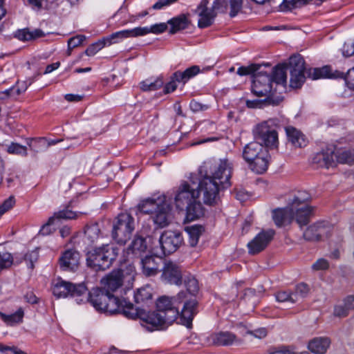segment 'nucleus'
<instances>
[{"label": "nucleus", "instance_id": "25", "mask_svg": "<svg viewBox=\"0 0 354 354\" xmlns=\"http://www.w3.org/2000/svg\"><path fill=\"white\" fill-rule=\"evenodd\" d=\"M327 232L326 223H315L306 228L304 232V238L307 241H319Z\"/></svg>", "mask_w": 354, "mask_h": 354}, {"label": "nucleus", "instance_id": "18", "mask_svg": "<svg viewBox=\"0 0 354 354\" xmlns=\"http://www.w3.org/2000/svg\"><path fill=\"white\" fill-rule=\"evenodd\" d=\"M208 0H202L200 4L197 6L195 12L199 16L198 21V26L200 28H205L210 26L216 16V12L213 9L208 8Z\"/></svg>", "mask_w": 354, "mask_h": 354}, {"label": "nucleus", "instance_id": "2", "mask_svg": "<svg viewBox=\"0 0 354 354\" xmlns=\"http://www.w3.org/2000/svg\"><path fill=\"white\" fill-rule=\"evenodd\" d=\"M254 135L265 147L259 142H251L244 147L242 156L253 171L263 174L268 169L270 158L267 147L275 149L278 147V133L274 122L270 120L258 124Z\"/></svg>", "mask_w": 354, "mask_h": 354}, {"label": "nucleus", "instance_id": "62", "mask_svg": "<svg viewBox=\"0 0 354 354\" xmlns=\"http://www.w3.org/2000/svg\"><path fill=\"white\" fill-rule=\"evenodd\" d=\"M178 1V0H158V1L153 4L152 8L154 10H161Z\"/></svg>", "mask_w": 354, "mask_h": 354}, {"label": "nucleus", "instance_id": "19", "mask_svg": "<svg viewBox=\"0 0 354 354\" xmlns=\"http://www.w3.org/2000/svg\"><path fill=\"white\" fill-rule=\"evenodd\" d=\"M80 260V254L75 250L64 251L59 259V265L64 271H75L77 269Z\"/></svg>", "mask_w": 354, "mask_h": 354}, {"label": "nucleus", "instance_id": "1", "mask_svg": "<svg viewBox=\"0 0 354 354\" xmlns=\"http://www.w3.org/2000/svg\"><path fill=\"white\" fill-rule=\"evenodd\" d=\"M233 171V164L227 159L218 161L207 160L199 168V174L203 176L196 190L187 182L183 181L178 186L175 196L176 207L183 210L187 204L203 196V203L213 205L219 199L220 190L231 186L230 179Z\"/></svg>", "mask_w": 354, "mask_h": 354}, {"label": "nucleus", "instance_id": "49", "mask_svg": "<svg viewBox=\"0 0 354 354\" xmlns=\"http://www.w3.org/2000/svg\"><path fill=\"white\" fill-rule=\"evenodd\" d=\"M13 259L10 253L7 252H0V270L11 266Z\"/></svg>", "mask_w": 354, "mask_h": 354}, {"label": "nucleus", "instance_id": "57", "mask_svg": "<svg viewBox=\"0 0 354 354\" xmlns=\"http://www.w3.org/2000/svg\"><path fill=\"white\" fill-rule=\"evenodd\" d=\"M30 6L36 10H48V6L45 0H27Z\"/></svg>", "mask_w": 354, "mask_h": 354}, {"label": "nucleus", "instance_id": "5", "mask_svg": "<svg viewBox=\"0 0 354 354\" xmlns=\"http://www.w3.org/2000/svg\"><path fill=\"white\" fill-rule=\"evenodd\" d=\"M118 255V248L113 244H103L86 253V266L94 271L110 268Z\"/></svg>", "mask_w": 354, "mask_h": 354}, {"label": "nucleus", "instance_id": "53", "mask_svg": "<svg viewBox=\"0 0 354 354\" xmlns=\"http://www.w3.org/2000/svg\"><path fill=\"white\" fill-rule=\"evenodd\" d=\"M39 257L38 252L35 250H32L25 254L24 259L28 263V267L30 269H33L34 263L37 261Z\"/></svg>", "mask_w": 354, "mask_h": 354}, {"label": "nucleus", "instance_id": "15", "mask_svg": "<svg viewBox=\"0 0 354 354\" xmlns=\"http://www.w3.org/2000/svg\"><path fill=\"white\" fill-rule=\"evenodd\" d=\"M274 235V231L269 230L261 231L251 241L248 243L249 253L256 254L263 250L271 241Z\"/></svg>", "mask_w": 354, "mask_h": 354}, {"label": "nucleus", "instance_id": "26", "mask_svg": "<svg viewBox=\"0 0 354 354\" xmlns=\"http://www.w3.org/2000/svg\"><path fill=\"white\" fill-rule=\"evenodd\" d=\"M186 219L189 221L196 220L204 215L205 209L198 198H195L185 206Z\"/></svg>", "mask_w": 354, "mask_h": 354}, {"label": "nucleus", "instance_id": "30", "mask_svg": "<svg viewBox=\"0 0 354 354\" xmlns=\"http://www.w3.org/2000/svg\"><path fill=\"white\" fill-rule=\"evenodd\" d=\"M147 248V245L145 239L137 236L131 243L128 247L127 252L128 254H132L133 257H140L145 252Z\"/></svg>", "mask_w": 354, "mask_h": 354}, {"label": "nucleus", "instance_id": "31", "mask_svg": "<svg viewBox=\"0 0 354 354\" xmlns=\"http://www.w3.org/2000/svg\"><path fill=\"white\" fill-rule=\"evenodd\" d=\"M189 21L185 15H180L169 19L167 24L171 26L169 33L174 34L184 30L189 26Z\"/></svg>", "mask_w": 354, "mask_h": 354}, {"label": "nucleus", "instance_id": "29", "mask_svg": "<svg viewBox=\"0 0 354 354\" xmlns=\"http://www.w3.org/2000/svg\"><path fill=\"white\" fill-rule=\"evenodd\" d=\"M286 132L288 140L295 147H302L306 145V140L304 135L293 127H287Z\"/></svg>", "mask_w": 354, "mask_h": 354}, {"label": "nucleus", "instance_id": "10", "mask_svg": "<svg viewBox=\"0 0 354 354\" xmlns=\"http://www.w3.org/2000/svg\"><path fill=\"white\" fill-rule=\"evenodd\" d=\"M160 244L165 255L170 254L182 245L183 238L178 231H165L160 237Z\"/></svg>", "mask_w": 354, "mask_h": 354}, {"label": "nucleus", "instance_id": "4", "mask_svg": "<svg viewBox=\"0 0 354 354\" xmlns=\"http://www.w3.org/2000/svg\"><path fill=\"white\" fill-rule=\"evenodd\" d=\"M288 68L290 74V85L294 88H300L306 77L317 80L342 76V74L337 72V71L333 72L331 68L328 66L322 68H306L305 62L300 55H295L290 57Z\"/></svg>", "mask_w": 354, "mask_h": 354}, {"label": "nucleus", "instance_id": "37", "mask_svg": "<svg viewBox=\"0 0 354 354\" xmlns=\"http://www.w3.org/2000/svg\"><path fill=\"white\" fill-rule=\"evenodd\" d=\"M162 201L155 200L153 198H147L142 200L138 205V210L146 214H153L154 212L158 208L159 205Z\"/></svg>", "mask_w": 354, "mask_h": 354}, {"label": "nucleus", "instance_id": "28", "mask_svg": "<svg viewBox=\"0 0 354 354\" xmlns=\"http://www.w3.org/2000/svg\"><path fill=\"white\" fill-rule=\"evenodd\" d=\"M330 344V339L326 337H315L309 342L308 349L315 354H324Z\"/></svg>", "mask_w": 354, "mask_h": 354}, {"label": "nucleus", "instance_id": "50", "mask_svg": "<svg viewBox=\"0 0 354 354\" xmlns=\"http://www.w3.org/2000/svg\"><path fill=\"white\" fill-rule=\"evenodd\" d=\"M309 287L304 283H299L295 288V292L293 293V297L297 298L299 296L301 298L306 297L309 292Z\"/></svg>", "mask_w": 354, "mask_h": 354}, {"label": "nucleus", "instance_id": "63", "mask_svg": "<svg viewBox=\"0 0 354 354\" xmlns=\"http://www.w3.org/2000/svg\"><path fill=\"white\" fill-rule=\"evenodd\" d=\"M54 221H55L54 217L49 218L48 222L46 224H44L42 226V227L41 228V230L39 231V234L43 236L49 234L51 232V230L50 228V225L53 224Z\"/></svg>", "mask_w": 354, "mask_h": 354}, {"label": "nucleus", "instance_id": "61", "mask_svg": "<svg viewBox=\"0 0 354 354\" xmlns=\"http://www.w3.org/2000/svg\"><path fill=\"white\" fill-rule=\"evenodd\" d=\"M328 262L324 259H319L312 266L315 270H326L328 268Z\"/></svg>", "mask_w": 354, "mask_h": 354}, {"label": "nucleus", "instance_id": "9", "mask_svg": "<svg viewBox=\"0 0 354 354\" xmlns=\"http://www.w3.org/2000/svg\"><path fill=\"white\" fill-rule=\"evenodd\" d=\"M103 307V312L111 315L122 313L129 318L133 319L136 317V313L134 310L133 305L125 299L121 301L118 297H115L113 293L109 292V300Z\"/></svg>", "mask_w": 354, "mask_h": 354}, {"label": "nucleus", "instance_id": "39", "mask_svg": "<svg viewBox=\"0 0 354 354\" xmlns=\"http://www.w3.org/2000/svg\"><path fill=\"white\" fill-rule=\"evenodd\" d=\"M286 69L284 66H277L273 69L272 75H270L271 83L275 82L277 84L285 85L287 80Z\"/></svg>", "mask_w": 354, "mask_h": 354}, {"label": "nucleus", "instance_id": "51", "mask_svg": "<svg viewBox=\"0 0 354 354\" xmlns=\"http://www.w3.org/2000/svg\"><path fill=\"white\" fill-rule=\"evenodd\" d=\"M338 72L342 74V76L337 78H344L348 86L351 89L354 90V67L349 69L345 75L344 73Z\"/></svg>", "mask_w": 354, "mask_h": 354}, {"label": "nucleus", "instance_id": "46", "mask_svg": "<svg viewBox=\"0 0 354 354\" xmlns=\"http://www.w3.org/2000/svg\"><path fill=\"white\" fill-rule=\"evenodd\" d=\"M261 66L259 64H253L248 66H241L237 70V74L239 75H247L257 74L261 68Z\"/></svg>", "mask_w": 354, "mask_h": 354}, {"label": "nucleus", "instance_id": "21", "mask_svg": "<svg viewBox=\"0 0 354 354\" xmlns=\"http://www.w3.org/2000/svg\"><path fill=\"white\" fill-rule=\"evenodd\" d=\"M272 218L277 226L282 227L290 224L295 219V211L288 205L285 208L273 210Z\"/></svg>", "mask_w": 354, "mask_h": 354}, {"label": "nucleus", "instance_id": "22", "mask_svg": "<svg viewBox=\"0 0 354 354\" xmlns=\"http://www.w3.org/2000/svg\"><path fill=\"white\" fill-rule=\"evenodd\" d=\"M183 302L184 305L179 316L183 324L188 326L191 325L194 317L198 313V302L196 299H187V297Z\"/></svg>", "mask_w": 354, "mask_h": 354}, {"label": "nucleus", "instance_id": "43", "mask_svg": "<svg viewBox=\"0 0 354 354\" xmlns=\"http://www.w3.org/2000/svg\"><path fill=\"white\" fill-rule=\"evenodd\" d=\"M183 278L187 291L192 295H196L199 290V286L196 279L189 274H184Z\"/></svg>", "mask_w": 354, "mask_h": 354}, {"label": "nucleus", "instance_id": "8", "mask_svg": "<svg viewBox=\"0 0 354 354\" xmlns=\"http://www.w3.org/2000/svg\"><path fill=\"white\" fill-rule=\"evenodd\" d=\"M87 288L84 283L74 284L68 281L58 279L53 287V293L57 297H71L75 298L77 304H82V296L85 295Z\"/></svg>", "mask_w": 354, "mask_h": 354}, {"label": "nucleus", "instance_id": "45", "mask_svg": "<svg viewBox=\"0 0 354 354\" xmlns=\"http://www.w3.org/2000/svg\"><path fill=\"white\" fill-rule=\"evenodd\" d=\"M106 45H107V44L104 38H103L102 39L90 45L85 50V53L88 56H93Z\"/></svg>", "mask_w": 354, "mask_h": 354}, {"label": "nucleus", "instance_id": "40", "mask_svg": "<svg viewBox=\"0 0 354 354\" xmlns=\"http://www.w3.org/2000/svg\"><path fill=\"white\" fill-rule=\"evenodd\" d=\"M164 82L162 77L147 79L140 82V89L143 91H156L163 86Z\"/></svg>", "mask_w": 354, "mask_h": 354}, {"label": "nucleus", "instance_id": "56", "mask_svg": "<svg viewBox=\"0 0 354 354\" xmlns=\"http://www.w3.org/2000/svg\"><path fill=\"white\" fill-rule=\"evenodd\" d=\"M212 8L214 12L225 13L227 9L226 0H214Z\"/></svg>", "mask_w": 354, "mask_h": 354}, {"label": "nucleus", "instance_id": "6", "mask_svg": "<svg viewBox=\"0 0 354 354\" xmlns=\"http://www.w3.org/2000/svg\"><path fill=\"white\" fill-rule=\"evenodd\" d=\"M310 195L306 191H299L294 196L288 205L295 211V221L300 227L306 225L313 214V207L307 203L310 200Z\"/></svg>", "mask_w": 354, "mask_h": 354}, {"label": "nucleus", "instance_id": "35", "mask_svg": "<svg viewBox=\"0 0 354 354\" xmlns=\"http://www.w3.org/2000/svg\"><path fill=\"white\" fill-rule=\"evenodd\" d=\"M85 240L88 244H93L100 239L101 232L97 223L86 225L84 230Z\"/></svg>", "mask_w": 354, "mask_h": 354}, {"label": "nucleus", "instance_id": "17", "mask_svg": "<svg viewBox=\"0 0 354 354\" xmlns=\"http://www.w3.org/2000/svg\"><path fill=\"white\" fill-rule=\"evenodd\" d=\"M124 274L122 270H114L101 279L102 289L113 293L123 284Z\"/></svg>", "mask_w": 354, "mask_h": 354}, {"label": "nucleus", "instance_id": "55", "mask_svg": "<svg viewBox=\"0 0 354 354\" xmlns=\"http://www.w3.org/2000/svg\"><path fill=\"white\" fill-rule=\"evenodd\" d=\"M230 12L231 17H235L241 10L243 5V0H230Z\"/></svg>", "mask_w": 354, "mask_h": 354}, {"label": "nucleus", "instance_id": "64", "mask_svg": "<svg viewBox=\"0 0 354 354\" xmlns=\"http://www.w3.org/2000/svg\"><path fill=\"white\" fill-rule=\"evenodd\" d=\"M342 53L344 57H351L354 55V42L345 43L342 48Z\"/></svg>", "mask_w": 354, "mask_h": 354}, {"label": "nucleus", "instance_id": "44", "mask_svg": "<svg viewBox=\"0 0 354 354\" xmlns=\"http://www.w3.org/2000/svg\"><path fill=\"white\" fill-rule=\"evenodd\" d=\"M82 214V212H73L68 209V207H66L64 209L59 210L57 212L54 214L53 217L55 219H75L78 217L79 215Z\"/></svg>", "mask_w": 354, "mask_h": 354}, {"label": "nucleus", "instance_id": "59", "mask_svg": "<svg viewBox=\"0 0 354 354\" xmlns=\"http://www.w3.org/2000/svg\"><path fill=\"white\" fill-rule=\"evenodd\" d=\"M190 109L196 113L199 111H203L208 109V106L205 104H203L199 102H197L196 100H192L189 104Z\"/></svg>", "mask_w": 354, "mask_h": 354}, {"label": "nucleus", "instance_id": "36", "mask_svg": "<svg viewBox=\"0 0 354 354\" xmlns=\"http://www.w3.org/2000/svg\"><path fill=\"white\" fill-rule=\"evenodd\" d=\"M204 230L203 226L201 225H193L185 227V231L189 236V243L192 247L198 244L199 238Z\"/></svg>", "mask_w": 354, "mask_h": 354}, {"label": "nucleus", "instance_id": "12", "mask_svg": "<svg viewBox=\"0 0 354 354\" xmlns=\"http://www.w3.org/2000/svg\"><path fill=\"white\" fill-rule=\"evenodd\" d=\"M312 164L317 168L330 169L337 166L335 158V147H327L315 153L311 160Z\"/></svg>", "mask_w": 354, "mask_h": 354}, {"label": "nucleus", "instance_id": "14", "mask_svg": "<svg viewBox=\"0 0 354 354\" xmlns=\"http://www.w3.org/2000/svg\"><path fill=\"white\" fill-rule=\"evenodd\" d=\"M183 274L182 268L178 264L166 261L162 268L161 278L167 283L179 286L182 283Z\"/></svg>", "mask_w": 354, "mask_h": 354}, {"label": "nucleus", "instance_id": "33", "mask_svg": "<svg viewBox=\"0 0 354 354\" xmlns=\"http://www.w3.org/2000/svg\"><path fill=\"white\" fill-rule=\"evenodd\" d=\"M24 317V310L20 307L17 310L10 315L0 312L1 319L8 326H14L23 322Z\"/></svg>", "mask_w": 354, "mask_h": 354}, {"label": "nucleus", "instance_id": "52", "mask_svg": "<svg viewBox=\"0 0 354 354\" xmlns=\"http://www.w3.org/2000/svg\"><path fill=\"white\" fill-rule=\"evenodd\" d=\"M86 39V37L82 35H78L70 38L68 41V50L73 49L80 46Z\"/></svg>", "mask_w": 354, "mask_h": 354}, {"label": "nucleus", "instance_id": "13", "mask_svg": "<svg viewBox=\"0 0 354 354\" xmlns=\"http://www.w3.org/2000/svg\"><path fill=\"white\" fill-rule=\"evenodd\" d=\"M209 346H230L240 343L237 336L230 331H218L209 334L205 339Z\"/></svg>", "mask_w": 354, "mask_h": 354}, {"label": "nucleus", "instance_id": "27", "mask_svg": "<svg viewBox=\"0 0 354 354\" xmlns=\"http://www.w3.org/2000/svg\"><path fill=\"white\" fill-rule=\"evenodd\" d=\"M138 37L137 27L133 29L123 30L112 33L109 36L104 37L107 45L118 43L120 41L129 38Z\"/></svg>", "mask_w": 354, "mask_h": 354}, {"label": "nucleus", "instance_id": "54", "mask_svg": "<svg viewBox=\"0 0 354 354\" xmlns=\"http://www.w3.org/2000/svg\"><path fill=\"white\" fill-rule=\"evenodd\" d=\"M15 37L21 41H30L32 39V35L28 28L18 30L15 33Z\"/></svg>", "mask_w": 354, "mask_h": 354}, {"label": "nucleus", "instance_id": "16", "mask_svg": "<svg viewBox=\"0 0 354 354\" xmlns=\"http://www.w3.org/2000/svg\"><path fill=\"white\" fill-rule=\"evenodd\" d=\"M84 299L82 303L88 301L96 310L103 312L106 302L109 300V292H106L102 288H96L91 290L88 293L82 296Z\"/></svg>", "mask_w": 354, "mask_h": 354}, {"label": "nucleus", "instance_id": "60", "mask_svg": "<svg viewBox=\"0 0 354 354\" xmlns=\"http://www.w3.org/2000/svg\"><path fill=\"white\" fill-rule=\"evenodd\" d=\"M349 309L346 308L345 303L343 305L335 306L334 315L336 317H346L348 313Z\"/></svg>", "mask_w": 354, "mask_h": 354}, {"label": "nucleus", "instance_id": "11", "mask_svg": "<svg viewBox=\"0 0 354 354\" xmlns=\"http://www.w3.org/2000/svg\"><path fill=\"white\" fill-rule=\"evenodd\" d=\"M270 75L266 72L259 71L254 75L252 92L257 97L268 96L272 91Z\"/></svg>", "mask_w": 354, "mask_h": 354}, {"label": "nucleus", "instance_id": "48", "mask_svg": "<svg viewBox=\"0 0 354 354\" xmlns=\"http://www.w3.org/2000/svg\"><path fill=\"white\" fill-rule=\"evenodd\" d=\"M275 297L279 302L290 301L295 303L298 301L297 298L293 297V293H290L286 290H280L275 294Z\"/></svg>", "mask_w": 354, "mask_h": 354}, {"label": "nucleus", "instance_id": "42", "mask_svg": "<svg viewBox=\"0 0 354 354\" xmlns=\"http://www.w3.org/2000/svg\"><path fill=\"white\" fill-rule=\"evenodd\" d=\"M28 85L25 82H17V84L3 91H0V94L5 97V99L9 97L17 96L25 92Z\"/></svg>", "mask_w": 354, "mask_h": 354}, {"label": "nucleus", "instance_id": "34", "mask_svg": "<svg viewBox=\"0 0 354 354\" xmlns=\"http://www.w3.org/2000/svg\"><path fill=\"white\" fill-rule=\"evenodd\" d=\"M335 158L337 164L351 165L354 162V150L335 148Z\"/></svg>", "mask_w": 354, "mask_h": 354}, {"label": "nucleus", "instance_id": "58", "mask_svg": "<svg viewBox=\"0 0 354 354\" xmlns=\"http://www.w3.org/2000/svg\"><path fill=\"white\" fill-rule=\"evenodd\" d=\"M178 80L174 78V74L171 77L170 81L167 83L164 87V93L165 94L174 92L177 88Z\"/></svg>", "mask_w": 354, "mask_h": 354}, {"label": "nucleus", "instance_id": "47", "mask_svg": "<svg viewBox=\"0 0 354 354\" xmlns=\"http://www.w3.org/2000/svg\"><path fill=\"white\" fill-rule=\"evenodd\" d=\"M7 151L10 154L21 155L24 156H26L28 154L26 147L15 142H12L8 147Z\"/></svg>", "mask_w": 354, "mask_h": 354}, {"label": "nucleus", "instance_id": "20", "mask_svg": "<svg viewBox=\"0 0 354 354\" xmlns=\"http://www.w3.org/2000/svg\"><path fill=\"white\" fill-rule=\"evenodd\" d=\"M134 301L136 304L139 305L137 308H134L136 313V317H140V312L141 309H145V307L152 304V289L149 286H146L137 289L134 293Z\"/></svg>", "mask_w": 354, "mask_h": 354}, {"label": "nucleus", "instance_id": "32", "mask_svg": "<svg viewBox=\"0 0 354 354\" xmlns=\"http://www.w3.org/2000/svg\"><path fill=\"white\" fill-rule=\"evenodd\" d=\"M201 71L198 66H192L184 71H178L174 73V78L178 80V82L185 84L189 80L196 76Z\"/></svg>", "mask_w": 354, "mask_h": 354}, {"label": "nucleus", "instance_id": "7", "mask_svg": "<svg viewBox=\"0 0 354 354\" xmlns=\"http://www.w3.org/2000/svg\"><path fill=\"white\" fill-rule=\"evenodd\" d=\"M134 228L133 217L127 212L121 213L113 223L112 237L118 243L124 245L131 238Z\"/></svg>", "mask_w": 354, "mask_h": 354}, {"label": "nucleus", "instance_id": "41", "mask_svg": "<svg viewBox=\"0 0 354 354\" xmlns=\"http://www.w3.org/2000/svg\"><path fill=\"white\" fill-rule=\"evenodd\" d=\"M27 144L30 150L35 153L46 151L48 148V140L45 138L29 139Z\"/></svg>", "mask_w": 354, "mask_h": 354}, {"label": "nucleus", "instance_id": "38", "mask_svg": "<svg viewBox=\"0 0 354 354\" xmlns=\"http://www.w3.org/2000/svg\"><path fill=\"white\" fill-rule=\"evenodd\" d=\"M138 37L146 35L149 33L158 35L164 32L167 29V24H156L150 27H137Z\"/></svg>", "mask_w": 354, "mask_h": 354}, {"label": "nucleus", "instance_id": "24", "mask_svg": "<svg viewBox=\"0 0 354 354\" xmlns=\"http://www.w3.org/2000/svg\"><path fill=\"white\" fill-rule=\"evenodd\" d=\"M161 261V259L153 256H147L142 259L140 263L142 273L146 277L156 275L159 272V266Z\"/></svg>", "mask_w": 354, "mask_h": 354}, {"label": "nucleus", "instance_id": "23", "mask_svg": "<svg viewBox=\"0 0 354 354\" xmlns=\"http://www.w3.org/2000/svg\"><path fill=\"white\" fill-rule=\"evenodd\" d=\"M153 214V221L158 227L162 228L169 223L170 207L167 203L162 201Z\"/></svg>", "mask_w": 354, "mask_h": 354}, {"label": "nucleus", "instance_id": "3", "mask_svg": "<svg viewBox=\"0 0 354 354\" xmlns=\"http://www.w3.org/2000/svg\"><path fill=\"white\" fill-rule=\"evenodd\" d=\"M186 292L181 291L176 297H160L156 301V310L147 312L141 309V325L149 331L163 329L172 324L179 316L178 304L183 303Z\"/></svg>", "mask_w": 354, "mask_h": 354}]
</instances>
